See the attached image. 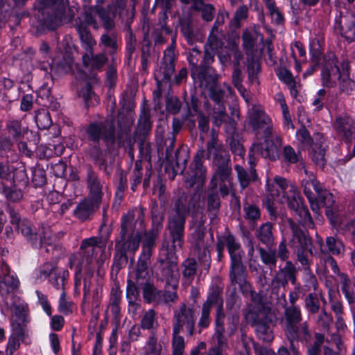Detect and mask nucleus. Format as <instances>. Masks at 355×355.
Listing matches in <instances>:
<instances>
[{"label": "nucleus", "instance_id": "nucleus-47", "mask_svg": "<svg viewBox=\"0 0 355 355\" xmlns=\"http://www.w3.org/2000/svg\"><path fill=\"white\" fill-rule=\"evenodd\" d=\"M283 157L284 161L288 164H295L302 159L300 153H296L291 146H286L284 148Z\"/></svg>", "mask_w": 355, "mask_h": 355}, {"label": "nucleus", "instance_id": "nucleus-8", "mask_svg": "<svg viewBox=\"0 0 355 355\" xmlns=\"http://www.w3.org/2000/svg\"><path fill=\"white\" fill-rule=\"evenodd\" d=\"M36 7L44 17L42 24L48 30H54L62 23L71 21L77 8L69 6L67 0H37Z\"/></svg>", "mask_w": 355, "mask_h": 355}, {"label": "nucleus", "instance_id": "nucleus-62", "mask_svg": "<svg viewBox=\"0 0 355 355\" xmlns=\"http://www.w3.org/2000/svg\"><path fill=\"white\" fill-rule=\"evenodd\" d=\"M32 181L36 187H41L46 182V175L44 170L35 168L33 171Z\"/></svg>", "mask_w": 355, "mask_h": 355}, {"label": "nucleus", "instance_id": "nucleus-56", "mask_svg": "<svg viewBox=\"0 0 355 355\" xmlns=\"http://www.w3.org/2000/svg\"><path fill=\"white\" fill-rule=\"evenodd\" d=\"M306 308L312 313H316L319 310V300L315 295H308L305 299Z\"/></svg>", "mask_w": 355, "mask_h": 355}, {"label": "nucleus", "instance_id": "nucleus-45", "mask_svg": "<svg viewBox=\"0 0 355 355\" xmlns=\"http://www.w3.org/2000/svg\"><path fill=\"white\" fill-rule=\"evenodd\" d=\"M259 254L261 261L268 266H276L277 255L275 250H267L263 248H259Z\"/></svg>", "mask_w": 355, "mask_h": 355}, {"label": "nucleus", "instance_id": "nucleus-30", "mask_svg": "<svg viewBox=\"0 0 355 355\" xmlns=\"http://www.w3.org/2000/svg\"><path fill=\"white\" fill-rule=\"evenodd\" d=\"M272 229V223L266 222L263 223L256 231L257 239L267 247L272 246L274 242Z\"/></svg>", "mask_w": 355, "mask_h": 355}, {"label": "nucleus", "instance_id": "nucleus-2", "mask_svg": "<svg viewBox=\"0 0 355 355\" xmlns=\"http://www.w3.org/2000/svg\"><path fill=\"white\" fill-rule=\"evenodd\" d=\"M0 269V295L3 298L6 309L12 313V332L8 338L6 352L7 355H12L19 349L21 342L24 340L26 335V329L21 324L25 321V305L21 303L19 299L14 294L19 285L16 274L4 263L1 265Z\"/></svg>", "mask_w": 355, "mask_h": 355}, {"label": "nucleus", "instance_id": "nucleus-12", "mask_svg": "<svg viewBox=\"0 0 355 355\" xmlns=\"http://www.w3.org/2000/svg\"><path fill=\"white\" fill-rule=\"evenodd\" d=\"M296 137L302 144V148H307L311 150L313 159L318 164H323L324 157V150L322 148V136L320 133L315 135V139L318 141L313 142L309 132L305 127H301L296 132Z\"/></svg>", "mask_w": 355, "mask_h": 355}, {"label": "nucleus", "instance_id": "nucleus-23", "mask_svg": "<svg viewBox=\"0 0 355 355\" xmlns=\"http://www.w3.org/2000/svg\"><path fill=\"white\" fill-rule=\"evenodd\" d=\"M294 240L297 241L295 249L306 250L311 255H314L312 240L307 232L300 229L295 224H291Z\"/></svg>", "mask_w": 355, "mask_h": 355}, {"label": "nucleus", "instance_id": "nucleus-6", "mask_svg": "<svg viewBox=\"0 0 355 355\" xmlns=\"http://www.w3.org/2000/svg\"><path fill=\"white\" fill-rule=\"evenodd\" d=\"M306 178L302 181L304 193L307 197L311 210L319 213L320 207L326 208V215L332 225L337 224L338 207L333 194L322 188L312 173L304 170Z\"/></svg>", "mask_w": 355, "mask_h": 355}, {"label": "nucleus", "instance_id": "nucleus-58", "mask_svg": "<svg viewBox=\"0 0 355 355\" xmlns=\"http://www.w3.org/2000/svg\"><path fill=\"white\" fill-rule=\"evenodd\" d=\"M239 323V317L238 315H232L227 318V335L229 337L232 336L238 329Z\"/></svg>", "mask_w": 355, "mask_h": 355}, {"label": "nucleus", "instance_id": "nucleus-18", "mask_svg": "<svg viewBox=\"0 0 355 355\" xmlns=\"http://www.w3.org/2000/svg\"><path fill=\"white\" fill-rule=\"evenodd\" d=\"M316 243L320 247L321 254L339 256L345 251L343 242L336 236H327L324 245L322 238L316 235Z\"/></svg>", "mask_w": 355, "mask_h": 355}, {"label": "nucleus", "instance_id": "nucleus-4", "mask_svg": "<svg viewBox=\"0 0 355 355\" xmlns=\"http://www.w3.org/2000/svg\"><path fill=\"white\" fill-rule=\"evenodd\" d=\"M105 245L99 237H90L82 241L80 251L71 254L69 257V265L75 270V289L80 288L81 285L80 273L83 269L87 271L88 277L83 280L84 298L89 295L90 291L91 281L93 271L90 269V265L94 257L100 251H103Z\"/></svg>", "mask_w": 355, "mask_h": 355}, {"label": "nucleus", "instance_id": "nucleus-42", "mask_svg": "<svg viewBox=\"0 0 355 355\" xmlns=\"http://www.w3.org/2000/svg\"><path fill=\"white\" fill-rule=\"evenodd\" d=\"M35 120L40 129H47L52 123L49 112L44 109L36 112Z\"/></svg>", "mask_w": 355, "mask_h": 355}, {"label": "nucleus", "instance_id": "nucleus-48", "mask_svg": "<svg viewBox=\"0 0 355 355\" xmlns=\"http://www.w3.org/2000/svg\"><path fill=\"white\" fill-rule=\"evenodd\" d=\"M326 101V91L324 89H320L313 96L311 103L312 106L314 107V111L319 112L322 110L325 106Z\"/></svg>", "mask_w": 355, "mask_h": 355}, {"label": "nucleus", "instance_id": "nucleus-41", "mask_svg": "<svg viewBox=\"0 0 355 355\" xmlns=\"http://www.w3.org/2000/svg\"><path fill=\"white\" fill-rule=\"evenodd\" d=\"M75 304L67 297L65 291L61 292L58 300V311L68 315L73 312Z\"/></svg>", "mask_w": 355, "mask_h": 355}, {"label": "nucleus", "instance_id": "nucleus-14", "mask_svg": "<svg viewBox=\"0 0 355 355\" xmlns=\"http://www.w3.org/2000/svg\"><path fill=\"white\" fill-rule=\"evenodd\" d=\"M224 241L231 258L230 277L232 282H237V275L243 272L241 245L231 234L225 236Z\"/></svg>", "mask_w": 355, "mask_h": 355}, {"label": "nucleus", "instance_id": "nucleus-49", "mask_svg": "<svg viewBox=\"0 0 355 355\" xmlns=\"http://www.w3.org/2000/svg\"><path fill=\"white\" fill-rule=\"evenodd\" d=\"M221 150V146L218 144L216 138L213 135L207 144V159L213 158L216 161Z\"/></svg>", "mask_w": 355, "mask_h": 355}, {"label": "nucleus", "instance_id": "nucleus-27", "mask_svg": "<svg viewBox=\"0 0 355 355\" xmlns=\"http://www.w3.org/2000/svg\"><path fill=\"white\" fill-rule=\"evenodd\" d=\"M78 32L81 46L85 50L84 54H92L94 48L96 45V42L92 37L90 32L83 25H78L76 27Z\"/></svg>", "mask_w": 355, "mask_h": 355}, {"label": "nucleus", "instance_id": "nucleus-10", "mask_svg": "<svg viewBox=\"0 0 355 355\" xmlns=\"http://www.w3.org/2000/svg\"><path fill=\"white\" fill-rule=\"evenodd\" d=\"M17 230L20 231L27 239L31 240L35 248L40 247L42 251L44 250L46 252H53L56 246L55 239L52 236L51 230L49 226L42 225L37 233L33 234L31 222L23 220L19 229H17Z\"/></svg>", "mask_w": 355, "mask_h": 355}, {"label": "nucleus", "instance_id": "nucleus-3", "mask_svg": "<svg viewBox=\"0 0 355 355\" xmlns=\"http://www.w3.org/2000/svg\"><path fill=\"white\" fill-rule=\"evenodd\" d=\"M274 182L270 183L268 180L266 184L267 209L272 211L275 202L287 203L290 209L299 214L301 223L313 229L314 225L312 218L308 209L302 205L297 188L293 184L288 185L287 180L279 175L275 177Z\"/></svg>", "mask_w": 355, "mask_h": 355}, {"label": "nucleus", "instance_id": "nucleus-59", "mask_svg": "<svg viewBox=\"0 0 355 355\" xmlns=\"http://www.w3.org/2000/svg\"><path fill=\"white\" fill-rule=\"evenodd\" d=\"M157 294V290L151 284H145L143 289V296L145 300L150 303L155 300Z\"/></svg>", "mask_w": 355, "mask_h": 355}, {"label": "nucleus", "instance_id": "nucleus-40", "mask_svg": "<svg viewBox=\"0 0 355 355\" xmlns=\"http://www.w3.org/2000/svg\"><path fill=\"white\" fill-rule=\"evenodd\" d=\"M1 188V192L6 197V198L13 202H19L23 198V193L21 189L16 188L15 187H9L3 182L0 183Z\"/></svg>", "mask_w": 355, "mask_h": 355}, {"label": "nucleus", "instance_id": "nucleus-64", "mask_svg": "<svg viewBox=\"0 0 355 355\" xmlns=\"http://www.w3.org/2000/svg\"><path fill=\"white\" fill-rule=\"evenodd\" d=\"M279 79L286 85L293 84L295 81L290 71L285 68L280 69L277 72Z\"/></svg>", "mask_w": 355, "mask_h": 355}, {"label": "nucleus", "instance_id": "nucleus-60", "mask_svg": "<svg viewBox=\"0 0 355 355\" xmlns=\"http://www.w3.org/2000/svg\"><path fill=\"white\" fill-rule=\"evenodd\" d=\"M235 170L237 173L238 178L242 188L247 187L250 180L249 174L242 166L239 165L235 166Z\"/></svg>", "mask_w": 355, "mask_h": 355}, {"label": "nucleus", "instance_id": "nucleus-52", "mask_svg": "<svg viewBox=\"0 0 355 355\" xmlns=\"http://www.w3.org/2000/svg\"><path fill=\"white\" fill-rule=\"evenodd\" d=\"M116 40V35L114 33L103 34L101 37V43L105 47L110 49V53H113L117 48Z\"/></svg>", "mask_w": 355, "mask_h": 355}, {"label": "nucleus", "instance_id": "nucleus-7", "mask_svg": "<svg viewBox=\"0 0 355 355\" xmlns=\"http://www.w3.org/2000/svg\"><path fill=\"white\" fill-rule=\"evenodd\" d=\"M248 119L257 134H263L265 142L261 146L254 144L250 152L259 153L260 155L270 160L279 157L278 146L270 139L272 133L271 119L259 105H253L248 111Z\"/></svg>", "mask_w": 355, "mask_h": 355}, {"label": "nucleus", "instance_id": "nucleus-46", "mask_svg": "<svg viewBox=\"0 0 355 355\" xmlns=\"http://www.w3.org/2000/svg\"><path fill=\"white\" fill-rule=\"evenodd\" d=\"M295 331L297 337L295 338H287L289 342H293L299 340H307L310 338V332L308 329L306 322H303L299 326L297 324L294 326Z\"/></svg>", "mask_w": 355, "mask_h": 355}, {"label": "nucleus", "instance_id": "nucleus-34", "mask_svg": "<svg viewBox=\"0 0 355 355\" xmlns=\"http://www.w3.org/2000/svg\"><path fill=\"white\" fill-rule=\"evenodd\" d=\"M159 234V229L153 228L145 234L143 242L142 254L146 259H149L151 255V250L155 245V242Z\"/></svg>", "mask_w": 355, "mask_h": 355}, {"label": "nucleus", "instance_id": "nucleus-53", "mask_svg": "<svg viewBox=\"0 0 355 355\" xmlns=\"http://www.w3.org/2000/svg\"><path fill=\"white\" fill-rule=\"evenodd\" d=\"M333 225L343 230L345 234L350 235L353 242L355 243V220L345 223L343 221L339 222L337 220V224Z\"/></svg>", "mask_w": 355, "mask_h": 355}, {"label": "nucleus", "instance_id": "nucleus-13", "mask_svg": "<svg viewBox=\"0 0 355 355\" xmlns=\"http://www.w3.org/2000/svg\"><path fill=\"white\" fill-rule=\"evenodd\" d=\"M233 94V89L230 85L224 83L222 88L214 89L211 92V98L215 102L214 107L213 122L215 125L220 126L225 121L227 114L225 107L223 103L225 98L231 96Z\"/></svg>", "mask_w": 355, "mask_h": 355}, {"label": "nucleus", "instance_id": "nucleus-29", "mask_svg": "<svg viewBox=\"0 0 355 355\" xmlns=\"http://www.w3.org/2000/svg\"><path fill=\"white\" fill-rule=\"evenodd\" d=\"M342 73L338 80L340 90L349 94L355 88V83L349 78V63L344 61L341 63Z\"/></svg>", "mask_w": 355, "mask_h": 355}, {"label": "nucleus", "instance_id": "nucleus-1", "mask_svg": "<svg viewBox=\"0 0 355 355\" xmlns=\"http://www.w3.org/2000/svg\"><path fill=\"white\" fill-rule=\"evenodd\" d=\"M189 196L182 193L175 201L174 207L168 218V229L172 239V245L164 243L159 252V277L166 282L167 286L177 289L179 284V270L175 252L182 247L184 233L186 216L191 210Z\"/></svg>", "mask_w": 355, "mask_h": 355}, {"label": "nucleus", "instance_id": "nucleus-39", "mask_svg": "<svg viewBox=\"0 0 355 355\" xmlns=\"http://www.w3.org/2000/svg\"><path fill=\"white\" fill-rule=\"evenodd\" d=\"M193 8L202 12L203 19L210 21L214 17V8L211 4H205L203 0H193Z\"/></svg>", "mask_w": 355, "mask_h": 355}, {"label": "nucleus", "instance_id": "nucleus-11", "mask_svg": "<svg viewBox=\"0 0 355 355\" xmlns=\"http://www.w3.org/2000/svg\"><path fill=\"white\" fill-rule=\"evenodd\" d=\"M196 315L194 310L186 304H182L173 311V330L177 332H185L189 336L194 334Z\"/></svg>", "mask_w": 355, "mask_h": 355}, {"label": "nucleus", "instance_id": "nucleus-31", "mask_svg": "<svg viewBox=\"0 0 355 355\" xmlns=\"http://www.w3.org/2000/svg\"><path fill=\"white\" fill-rule=\"evenodd\" d=\"M82 59L84 66L90 67L92 69H101L107 61V58L104 53L84 54Z\"/></svg>", "mask_w": 355, "mask_h": 355}, {"label": "nucleus", "instance_id": "nucleus-37", "mask_svg": "<svg viewBox=\"0 0 355 355\" xmlns=\"http://www.w3.org/2000/svg\"><path fill=\"white\" fill-rule=\"evenodd\" d=\"M259 34L255 30H245L243 33V46L246 53L252 52L255 43L258 39Z\"/></svg>", "mask_w": 355, "mask_h": 355}, {"label": "nucleus", "instance_id": "nucleus-17", "mask_svg": "<svg viewBox=\"0 0 355 355\" xmlns=\"http://www.w3.org/2000/svg\"><path fill=\"white\" fill-rule=\"evenodd\" d=\"M86 132L89 139L94 142L101 139L107 141L114 140V127L108 122L92 123L87 128Z\"/></svg>", "mask_w": 355, "mask_h": 355}, {"label": "nucleus", "instance_id": "nucleus-61", "mask_svg": "<svg viewBox=\"0 0 355 355\" xmlns=\"http://www.w3.org/2000/svg\"><path fill=\"white\" fill-rule=\"evenodd\" d=\"M150 128L151 123L150 117L147 114L144 113L139 119L137 130L144 135L150 129Z\"/></svg>", "mask_w": 355, "mask_h": 355}, {"label": "nucleus", "instance_id": "nucleus-63", "mask_svg": "<svg viewBox=\"0 0 355 355\" xmlns=\"http://www.w3.org/2000/svg\"><path fill=\"white\" fill-rule=\"evenodd\" d=\"M166 110L173 114H177L180 110V101L175 97H170L166 99Z\"/></svg>", "mask_w": 355, "mask_h": 355}, {"label": "nucleus", "instance_id": "nucleus-51", "mask_svg": "<svg viewBox=\"0 0 355 355\" xmlns=\"http://www.w3.org/2000/svg\"><path fill=\"white\" fill-rule=\"evenodd\" d=\"M291 55L293 60H300L306 62V51L300 42H295L291 46Z\"/></svg>", "mask_w": 355, "mask_h": 355}, {"label": "nucleus", "instance_id": "nucleus-26", "mask_svg": "<svg viewBox=\"0 0 355 355\" xmlns=\"http://www.w3.org/2000/svg\"><path fill=\"white\" fill-rule=\"evenodd\" d=\"M296 272L297 270L294 264L291 261H287L284 267L279 269L275 279L282 286H285L288 281L295 284L296 282Z\"/></svg>", "mask_w": 355, "mask_h": 355}, {"label": "nucleus", "instance_id": "nucleus-54", "mask_svg": "<svg viewBox=\"0 0 355 355\" xmlns=\"http://www.w3.org/2000/svg\"><path fill=\"white\" fill-rule=\"evenodd\" d=\"M210 313L211 310L202 306L201 315L198 323V326L200 328L199 333L201 332L202 329H206L209 326L211 322Z\"/></svg>", "mask_w": 355, "mask_h": 355}, {"label": "nucleus", "instance_id": "nucleus-36", "mask_svg": "<svg viewBox=\"0 0 355 355\" xmlns=\"http://www.w3.org/2000/svg\"><path fill=\"white\" fill-rule=\"evenodd\" d=\"M184 270L182 272L183 285L188 286L193 282L196 272V263L193 259H187L184 262Z\"/></svg>", "mask_w": 355, "mask_h": 355}, {"label": "nucleus", "instance_id": "nucleus-16", "mask_svg": "<svg viewBox=\"0 0 355 355\" xmlns=\"http://www.w3.org/2000/svg\"><path fill=\"white\" fill-rule=\"evenodd\" d=\"M334 30L349 42L355 40V15L349 12H340L336 15Z\"/></svg>", "mask_w": 355, "mask_h": 355}, {"label": "nucleus", "instance_id": "nucleus-35", "mask_svg": "<svg viewBox=\"0 0 355 355\" xmlns=\"http://www.w3.org/2000/svg\"><path fill=\"white\" fill-rule=\"evenodd\" d=\"M144 330L156 329L158 327V318L153 309H148L144 313L140 322Z\"/></svg>", "mask_w": 355, "mask_h": 355}, {"label": "nucleus", "instance_id": "nucleus-5", "mask_svg": "<svg viewBox=\"0 0 355 355\" xmlns=\"http://www.w3.org/2000/svg\"><path fill=\"white\" fill-rule=\"evenodd\" d=\"M144 213L140 209L129 211L123 217L121 230V239L115 245L125 261L128 257L134 256L137 251L140 241L141 233L144 227Z\"/></svg>", "mask_w": 355, "mask_h": 355}, {"label": "nucleus", "instance_id": "nucleus-24", "mask_svg": "<svg viewBox=\"0 0 355 355\" xmlns=\"http://www.w3.org/2000/svg\"><path fill=\"white\" fill-rule=\"evenodd\" d=\"M222 37L223 35L220 34L218 31L216 32V30L211 29L208 37L207 43L205 47H207V49H209L211 51H215L216 53L218 54L220 62H225L230 58V55L229 53L223 55L220 51L222 50L223 45Z\"/></svg>", "mask_w": 355, "mask_h": 355}, {"label": "nucleus", "instance_id": "nucleus-50", "mask_svg": "<svg viewBox=\"0 0 355 355\" xmlns=\"http://www.w3.org/2000/svg\"><path fill=\"white\" fill-rule=\"evenodd\" d=\"M220 201L218 196L216 188L211 186L207 196V206L209 211L218 209L220 207Z\"/></svg>", "mask_w": 355, "mask_h": 355}, {"label": "nucleus", "instance_id": "nucleus-20", "mask_svg": "<svg viewBox=\"0 0 355 355\" xmlns=\"http://www.w3.org/2000/svg\"><path fill=\"white\" fill-rule=\"evenodd\" d=\"M341 73V65H336L334 60L327 62L321 73L322 85L330 88L336 86Z\"/></svg>", "mask_w": 355, "mask_h": 355}, {"label": "nucleus", "instance_id": "nucleus-33", "mask_svg": "<svg viewBox=\"0 0 355 355\" xmlns=\"http://www.w3.org/2000/svg\"><path fill=\"white\" fill-rule=\"evenodd\" d=\"M73 63V60L72 58L70 55H66L63 57V60L60 61L58 58H54L51 64H44L40 68L44 71H47L49 68L52 69L55 65L58 67V69L60 70L62 72L68 73L71 71Z\"/></svg>", "mask_w": 355, "mask_h": 355}, {"label": "nucleus", "instance_id": "nucleus-22", "mask_svg": "<svg viewBox=\"0 0 355 355\" xmlns=\"http://www.w3.org/2000/svg\"><path fill=\"white\" fill-rule=\"evenodd\" d=\"M286 335L287 338H295L297 334L294 326L298 324L302 320L300 309L298 306H291L285 309Z\"/></svg>", "mask_w": 355, "mask_h": 355}, {"label": "nucleus", "instance_id": "nucleus-43", "mask_svg": "<svg viewBox=\"0 0 355 355\" xmlns=\"http://www.w3.org/2000/svg\"><path fill=\"white\" fill-rule=\"evenodd\" d=\"M257 336L265 342H270L273 340V332L270 327L266 323L259 322L256 325Z\"/></svg>", "mask_w": 355, "mask_h": 355}, {"label": "nucleus", "instance_id": "nucleus-25", "mask_svg": "<svg viewBox=\"0 0 355 355\" xmlns=\"http://www.w3.org/2000/svg\"><path fill=\"white\" fill-rule=\"evenodd\" d=\"M87 187L89 190V199L96 204H99L102 198V185L91 169L87 171Z\"/></svg>", "mask_w": 355, "mask_h": 355}, {"label": "nucleus", "instance_id": "nucleus-28", "mask_svg": "<svg viewBox=\"0 0 355 355\" xmlns=\"http://www.w3.org/2000/svg\"><path fill=\"white\" fill-rule=\"evenodd\" d=\"M143 355H164V347L158 341L157 336L153 333L148 338L142 348Z\"/></svg>", "mask_w": 355, "mask_h": 355}, {"label": "nucleus", "instance_id": "nucleus-57", "mask_svg": "<svg viewBox=\"0 0 355 355\" xmlns=\"http://www.w3.org/2000/svg\"><path fill=\"white\" fill-rule=\"evenodd\" d=\"M245 217L249 220L255 221L260 218L259 209L253 205H248L244 207Z\"/></svg>", "mask_w": 355, "mask_h": 355}, {"label": "nucleus", "instance_id": "nucleus-44", "mask_svg": "<svg viewBox=\"0 0 355 355\" xmlns=\"http://www.w3.org/2000/svg\"><path fill=\"white\" fill-rule=\"evenodd\" d=\"M182 332H177L173 331V354L172 355H182L184 350V340L180 334Z\"/></svg>", "mask_w": 355, "mask_h": 355}, {"label": "nucleus", "instance_id": "nucleus-19", "mask_svg": "<svg viewBox=\"0 0 355 355\" xmlns=\"http://www.w3.org/2000/svg\"><path fill=\"white\" fill-rule=\"evenodd\" d=\"M125 6L126 0H114V3L110 5L107 10L103 8H95L105 29L113 28L114 26L113 18L115 17L116 12L123 10Z\"/></svg>", "mask_w": 355, "mask_h": 355}, {"label": "nucleus", "instance_id": "nucleus-9", "mask_svg": "<svg viewBox=\"0 0 355 355\" xmlns=\"http://www.w3.org/2000/svg\"><path fill=\"white\" fill-rule=\"evenodd\" d=\"M214 305L216 306L214 336L218 340L219 345H223L226 342V336L224 334L225 314L223 310V298L219 288L213 286L209 289L207 300L202 306L211 310Z\"/></svg>", "mask_w": 355, "mask_h": 355}, {"label": "nucleus", "instance_id": "nucleus-15", "mask_svg": "<svg viewBox=\"0 0 355 355\" xmlns=\"http://www.w3.org/2000/svg\"><path fill=\"white\" fill-rule=\"evenodd\" d=\"M205 150H198L193 162L191 166V171L185 176V182L189 187L196 186L197 189L201 188L205 181L206 171L202 166V159Z\"/></svg>", "mask_w": 355, "mask_h": 355}, {"label": "nucleus", "instance_id": "nucleus-32", "mask_svg": "<svg viewBox=\"0 0 355 355\" xmlns=\"http://www.w3.org/2000/svg\"><path fill=\"white\" fill-rule=\"evenodd\" d=\"M231 168L229 167L227 163L223 162L218 166L217 171L213 176L210 185L214 188H217L218 182H231Z\"/></svg>", "mask_w": 355, "mask_h": 355}, {"label": "nucleus", "instance_id": "nucleus-21", "mask_svg": "<svg viewBox=\"0 0 355 355\" xmlns=\"http://www.w3.org/2000/svg\"><path fill=\"white\" fill-rule=\"evenodd\" d=\"M334 127L339 136L349 140L355 131V125L353 120L346 114H342L336 118ZM355 155V144L353 148V154Z\"/></svg>", "mask_w": 355, "mask_h": 355}, {"label": "nucleus", "instance_id": "nucleus-38", "mask_svg": "<svg viewBox=\"0 0 355 355\" xmlns=\"http://www.w3.org/2000/svg\"><path fill=\"white\" fill-rule=\"evenodd\" d=\"M98 204L94 203L93 201L88 200H84L80 202L75 210L76 216L83 220L86 219L90 214L92 212L93 209L95 206Z\"/></svg>", "mask_w": 355, "mask_h": 355}, {"label": "nucleus", "instance_id": "nucleus-55", "mask_svg": "<svg viewBox=\"0 0 355 355\" xmlns=\"http://www.w3.org/2000/svg\"><path fill=\"white\" fill-rule=\"evenodd\" d=\"M55 269V265L53 263H45L37 272V279L40 281L46 279Z\"/></svg>", "mask_w": 355, "mask_h": 355}]
</instances>
